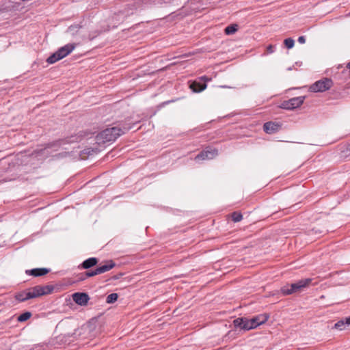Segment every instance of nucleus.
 Returning a JSON list of instances; mask_svg holds the SVG:
<instances>
[{"label": "nucleus", "instance_id": "obj_1", "mask_svg": "<svg viewBox=\"0 0 350 350\" xmlns=\"http://www.w3.org/2000/svg\"><path fill=\"white\" fill-rule=\"evenodd\" d=\"M54 287L51 285H38L17 293L16 299L19 301H25L30 299L36 298L42 295H49L53 292Z\"/></svg>", "mask_w": 350, "mask_h": 350}, {"label": "nucleus", "instance_id": "obj_2", "mask_svg": "<svg viewBox=\"0 0 350 350\" xmlns=\"http://www.w3.org/2000/svg\"><path fill=\"white\" fill-rule=\"evenodd\" d=\"M131 128L121 129L118 126L107 128L100 132L96 137L98 144H105L107 142H114L118 137L125 133Z\"/></svg>", "mask_w": 350, "mask_h": 350}, {"label": "nucleus", "instance_id": "obj_3", "mask_svg": "<svg viewBox=\"0 0 350 350\" xmlns=\"http://www.w3.org/2000/svg\"><path fill=\"white\" fill-rule=\"evenodd\" d=\"M267 319L268 316L266 314L258 315L251 319L238 318L234 321V325L241 329L250 330L265 323Z\"/></svg>", "mask_w": 350, "mask_h": 350}, {"label": "nucleus", "instance_id": "obj_4", "mask_svg": "<svg viewBox=\"0 0 350 350\" xmlns=\"http://www.w3.org/2000/svg\"><path fill=\"white\" fill-rule=\"evenodd\" d=\"M75 44H67L65 46L59 48L56 52L50 55L47 58L46 62L49 64H54L70 54L75 49Z\"/></svg>", "mask_w": 350, "mask_h": 350}, {"label": "nucleus", "instance_id": "obj_5", "mask_svg": "<svg viewBox=\"0 0 350 350\" xmlns=\"http://www.w3.org/2000/svg\"><path fill=\"white\" fill-rule=\"evenodd\" d=\"M311 282L312 279L310 278L300 280L297 282L293 283L290 285L287 284L281 288V292L283 295H291L308 286Z\"/></svg>", "mask_w": 350, "mask_h": 350}, {"label": "nucleus", "instance_id": "obj_6", "mask_svg": "<svg viewBox=\"0 0 350 350\" xmlns=\"http://www.w3.org/2000/svg\"><path fill=\"white\" fill-rule=\"evenodd\" d=\"M116 264L113 262V260H108L105 262V265L98 267L94 270H90L85 272L86 278H90L95 276L96 275H99L107 271H109L111 269L115 267Z\"/></svg>", "mask_w": 350, "mask_h": 350}, {"label": "nucleus", "instance_id": "obj_7", "mask_svg": "<svg viewBox=\"0 0 350 350\" xmlns=\"http://www.w3.org/2000/svg\"><path fill=\"white\" fill-rule=\"evenodd\" d=\"M304 100L305 96L295 97L282 102L280 107L284 109L292 110L301 106Z\"/></svg>", "mask_w": 350, "mask_h": 350}, {"label": "nucleus", "instance_id": "obj_8", "mask_svg": "<svg viewBox=\"0 0 350 350\" xmlns=\"http://www.w3.org/2000/svg\"><path fill=\"white\" fill-rule=\"evenodd\" d=\"M332 85V80L329 79H324L320 80L312 84L310 87V90L313 92H324L329 90Z\"/></svg>", "mask_w": 350, "mask_h": 350}, {"label": "nucleus", "instance_id": "obj_9", "mask_svg": "<svg viewBox=\"0 0 350 350\" xmlns=\"http://www.w3.org/2000/svg\"><path fill=\"white\" fill-rule=\"evenodd\" d=\"M217 155V150L216 149L212 148H207L201 153L198 154L196 157L195 160L198 161L200 160L212 159L215 158Z\"/></svg>", "mask_w": 350, "mask_h": 350}, {"label": "nucleus", "instance_id": "obj_10", "mask_svg": "<svg viewBox=\"0 0 350 350\" xmlns=\"http://www.w3.org/2000/svg\"><path fill=\"white\" fill-rule=\"evenodd\" d=\"M72 299L78 305L84 306L88 304L90 297L85 293H75L72 294Z\"/></svg>", "mask_w": 350, "mask_h": 350}, {"label": "nucleus", "instance_id": "obj_11", "mask_svg": "<svg viewBox=\"0 0 350 350\" xmlns=\"http://www.w3.org/2000/svg\"><path fill=\"white\" fill-rule=\"evenodd\" d=\"M50 269L46 268H36L32 269L26 270V274L34 277L42 276L49 273Z\"/></svg>", "mask_w": 350, "mask_h": 350}, {"label": "nucleus", "instance_id": "obj_12", "mask_svg": "<svg viewBox=\"0 0 350 350\" xmlns=\"http://www.w3.org/2000/svg\"><path fill=\"white\" fill-rule=\"evenodd\" d=\"M280 128V124L277 122H268L263 126L264 131L267 133L271 134L277 132Z\"/></svg>", "mask_w": 350, "mask_h": 350}, {"label": "nucleus", "instance_id": "obj_13", "mask_svg": "<svg viewBox=\"0 0 350 350\" xmlns=\"http://www.w3.org/2000/svg\"><path fill=\"white\" fill-rule=\"evenodd\" d=\"M350 325V317L338 321L334 325V328L340 331L344 330L347 326Z\"/></svg>", "mask_w": 350, "mask_h": 350}, {"label": "nucleus", "instance_id": "obj_14", "mask_svg": "<svg viewBox=\"0 0 350 350\" xmlns=\"http://www.w3.org/2000/svg\"><path fill=\"white\" fill-rule=\"evenodd\" d=\"M98 259L94 257L89 258L84 260L81 264V267L85 269H88L98 263Z\"/></svg>", "mask_w": 350, "mask_h": 350}, {"label": "nucleus", "instance_id": "obj_15", "mask_svg": "<svg viewBox=\"0 0 350 350\" xmlns=\"http://www.w3.org/2000/svg\"><path fill=\"white\" fill-rule=\"evenodd\" d=\"M189 87L193 92H200L206 88V84H201L199 82L193 81L190 84Z\"/></svg>", "mask_w": 350, "mask_h": 350}, {"label": "nucleus", "instance_id": "obj_16", "mask_svg": "<svg viewBox=\"0 0 350 350\" xmlns=\"http://www.w3.org/2000/svg\"><path fill=\"white\" fill-rule=\"evenodd\" d=\"M238 29V26L236 24L230 25L226 27L225 33L227 35H230L234 33Z\"/></svg>", "mask_w": 350, "mask_h": 350}, {"label": "nucleus", "instance_id": "obj_17", "mask_svg": "<svg viewBox=\"0 0 350 350\" xmlns=\"http://www.w3.org/2000/svg\"><path fill=\"white\" fill-rule=\"evenodd\" d=\"M31 317V313L30 312H25L21 315H19L17 318L18 321L19 322H24L29 319H30Z\"/></svg>", "mask_w": 350, "mask_h": 350}, {"label": "nucleus", "instance_id": "obj_18", "mask_svg": "<svg viewBox=\"0 0 350 350\" xmlns=\"http://www.w3.org/2000/svg\"><path fill=\"white\" fill-rule=\"evenodd\" d=\"M118 295L117 293H111L106 298V301L107 304H112L117 301Z\"/></svg>", "mask_w": 350, "mask_h": 350}, {"label": "nucleus", "instance_id": "obj_19", "mask_svg": "<svg viewBox=\"0 0 350 350\" xmlns=\"http://www.w3.org/2000/svg\"><path fill=\"white\" fill-rule=\"evenodd\" d=\"M284 44L288 49H292L294 46L295 41L293 39L289 38L284 40Z\"/></svg>", "mask_w": 350, "mask_h": 350}, {"label": "nucleus", "instance_id": "obj_20", "mask_svg": "<svg viewBox=\"0 0 350 350\" xmlns=\"http://www.w3.org/2000/svg\"><path fill=\"white\" fill-rule=\"evenodd\" d=\"M242 217H243V215L240 212L236 211V212L232 213L228 219H242Z\"/></svg>", "mask_w": 350, "mask_h": 350}, {"label": "nucleus", "instance_id": "obj_21", "mask_svg": "<svg viewBox=\"0 0 350 350\" xmlns=\"http://www.w3.org/2000/svg\"><path fill=\"white\" fill-rule=\"evenodd\" d=\"M79 28V27L78 25H72L69 27L68 31L72 34H75L78 31Z\"/></svg>", "mask_w": 350, "mask_h": 350}, {"label": "nucleus", "instance_id": "obj_22", "mask_svg": "<svg viewBox=\"0 0 350 350\" xmlns=\"http://www.w3.org/2000/svg\"><path fill=\"white\" fill-rule=\"evenodd\" d=\"M273 52H274V46L271 44L269 45L267 47V53L271 54V53H273Z\"/></svg>", "mask_w": 350, "mask_h": 350}, {"label": "nucleus", "instance_id": "obj_23", "mask_svg": "<svg viewBox=\"0 0 350 350\" xmlns=\"http://www.w3.org/2000/svg\"><path fill=\"white\" fill-rule=\"evenodd\" d=\"M298 42L301 44H304L306 42V38L304 36H299L298 38Z\"/></svg>", "mask_w": 350, "mask_h": 350}, {"label": "nucleus", "instance_id": "obj_24", "mask_svg": "<svg viewBox=\"0 0 350 350\" xmlns=\"http://www.w3.org/2000/svg\"><path fill=\"white\" fill-rule=\"evenodd\" d=\"M202 79H204V81H208V79L206 77H203Z\"/></svg>", "mask_w": 350, "mask_h": 350}, {"label": "nucleus", "instance_id": "obj_25", "mask_svg": "<svg viewBox=\"0 0 350 350\" xmlns=\"http://www.w3.org/2000/svg\"><path fill=\"white\" fill-rule=\"evenodd\" d=\"M347 67L350 68V62L348 64Z\"/></svg>", "mask_w": 350, "mask_h": 350}]
</instances>
